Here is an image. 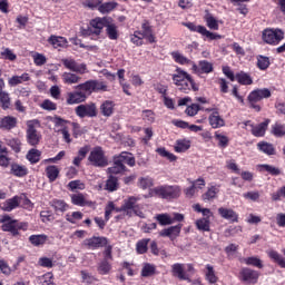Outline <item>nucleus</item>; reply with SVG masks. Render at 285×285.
<instances>
[{
  "label": "nucleus",
  "mask_w": 285,
  "mask_h": 285,
  "mask_svg": "<svg viewBox=\"0 0 285 285\" xmlns=\"http://www.w3.org/2000/svg\"><path fill=\"white\" fill-rule=\"evenodd\" d=\"M202 36L206 37L210 41H217V39H223L222 35L215 33V32H210L208 29H206V27L203 29Z\"/></svg>",
  "instance_id": "obj_58"
},
{
  "label": "nucleus",
  "mask_w": 285,
  "mask_h": 285,
  "mask_svg": "<svg viewBox=\"0 0 285 285\" xmlns=\"http://www.w3.org/2000/svg\"><path fill=\"white\" fill-rule=\"evenodd\" d=\"M155 275V265L150 263H145L141 269L142 277H153Z\"/></svg>",
  "instance_id": "obj_52"
},
{
  "label": "nucleus",
  "mask_w": 285,
  "mask_h": 285,
  "mask_svg": "<svg viewBox=\"0 0 285 285\" xmlns=\"http://www.w3.org/2000/svg\"><path fill=\"white\" fill-rule=\"evenodd\" d=\"M61 63L71 72H77L78 75H86V72H88L86 63H79L72 58H65L61 60Z\"/></svg>",
  "instance_id": "obj_13"
},
{
  "label": "nucleus",
  "mask_w": 285,
  "mask_h": 285,
  "mask_svg": "<svg viewBox=\"0 0 285 285\" xmlns=\"http://www.w3.org/2000/svg\"><path fill=\"white\" fill-rule=\"evenodd\" d=\"M61 78H62L63 83H66L67 86H72V85L79 83V81H81V77L78 76L77 73H72V72H63Z\"/></svg>",
  "instance_id": "obj_25"
},
{
  "label": "nucleus",
  "mask_w": 285,
  "mask_h": 285,
  "mask_svg": "<svg viewBox=\"0 0 285 285\" xmlns=\"http://www.w3.org/2000/svg\"><path fill=\"white\" fill-rule=\"evenodd\" d=\"M271 120L266 119L264 122H261L255 127H252V134L254 135V137H264V135H266V130Z\"/></svg>",
  "instance_id": "obj_24"
},
{
  "label": "nucleus",
  "mask_w": 285,
  "mask_h": 285,
  "mask_svg": "<svg viewBox=\"0 0 285 285\" xmlns=\"http://www.w3.org/2000/svg\"><path fill=\"white\" fill-rule=\"evenodd\" d=\"M271 96L272 94L268 88L253 90L247 97L249 108H253V110L259 112L262 110V107L257 105V102L262 101V99H271Z\"/></svg>",
  "instance_id": "obj_6"
},
{
  "label": "nucleus",
  "mask_w": 285,
  "mask_h": 285,
  "mask_svg": "<svg viewBox=\"0 0 285 285\" xmlns=\"http://www.w3.org/2000/svg\"><path fill=\"white\" fill-rule=\"evenodd\" d=\"M272 134L275 137H284V135H285V126L279 124V122H276L274 126H272Z\"/></svg>",
  "instance_id": "obj_55"
},
{
  "label": "nucleus",
  "mask_w": 285,
  "mask_h": 285,
  "mask_svg": "<svg viewBox=\"0 0 285 285\" xmlns=\"http://www.w3.org/2000/svg\"><path fill=\"white\" fill-rule=\"evenodd\" d=\"M0 128L2 130H12V128H17V118L14 116H4L0 119Z\"/></svg>",
  "instance_id": "obj_22"
},
{
  "label": "nucleus",
  "mask_w": 285,
  "mask_h": 285,
  "mask_svg": "<svg viewBox=\"0 0 285 285\" xmlns=\"http://www.w3.org/2000/svg\"><path fill=\"white\" fill-rule=\"evenodd\" d=\"M193 209L196 213H202L203 219H210V217H213L212 210L209 208H202V205L199 204L193 205Z\"/></svg>",
  "instance_id": "obj_48"
},
{
  "label": "nucleus",
  "mask_w": 285,
  "mask_h": 285,
  "mask_svg": "<svg viewBox=\"0 0 285 285\" xmlns=\"http://www.w3.org/2000/svg\"><path fill=\"white\" fill-rule=\"evenodd\" d=\"M107 23L108 19L106 18H95L90 21L89 27L81 28L80 32L82 37H90L92 35H96V37H98V35H101V30L106 28Z\"/></svg>",
  "instance_id": "obj_7"
},
{
  "label": "nucleus",
  "mask_w": 285,
  "mask_h": 285,
  "mask_svg": "<svg viewBox=\"0 0 285 285\" xmlns=\"http://www.w3.org/2000/svg\"><path fill=\"white\" fill-rule=\"evenodd\" d=\"M212 111V114L208 117L209 126L212 128H224L226 126V120L219 116V111L216 109H207Z\"/></svg>",
  "instance_id": "obj_19"
},
{
  "label": "nucleus",
  "mask_w": 285,
  "mask_h": 285,
  "mask_svg": "<svg viewBox=\"0 0 285 285\" xmlns=\"http://www.w3.org/2000/svg\"><path fill=\"white\" fill-rule=\"evenodd\" d=\"M198 66L200 68V75H210L213 72V62H209L208 60H203L198 62Z\"/></svg>",
  "instance_id": "obj_47"
},
{
  "label": "nucleus",
  "mask_w": 285,
  "mask_h": 285,
  "mask_svg": "<svg viewBox=\"0 0 285 285\" xmlns=\"http://www.w3.org/2000/svg\"><path fill=\"white\" fill-rule=\"evenodd\" d=\"M219 193V189L215 186L207 189L205 194L202 195L203 202H212V199H215L217 197V194Z\"/></svg>",
  "instance_id": "obj_35"
},
{
  "label": "nucleus",
  "mask_w": 285,
  "mask_h": 285,
  "mask_svg": "<svg viewBox=\"0 0 285 285\" xmlns=\"http://www.w3.org/2000/svg\"><path fill=\"white\" fill-rule=\"evenodd\" d=\"M98 273H100V275H108V273H110V263H108L107 259L98 265Z\"/></svg>",
  "instance_id": "obj_60"
},
{
  "label": "nucleus",
  "mask_w": 285,
  "mask_h": 285,
  "mask_svg": "<svg viewBox=\"0 0 285 285\" xmlns=\"http://www.w3.org/2000/svg\"><path fill=\"white\" fill-rule=\"evenodd\" d=\"M139 196H128L124 199L120 208L116 209V213H122L126 217H140V219L146 218V214H144V205L137 204L139 202Z\"/></svg>",
  "instance_id": "obj_2"
},
{
  "label": "nucleus",
  "mask_w": 285,
  "mask_h": 285,
  "mask_svg": "<svg viewBox=\"0 0 285 285\" xmlns=\"http://www.w3.org/2000/svg\"><path fill=\"white\" fill-rule=\"evenodd\" d=\"M118 208L115 207V203L109 202L105 208V219L108 222L110 219V215H112V210H117Z\"/></svg>",
  "instance_id": "obj_63"
},
{
  "label": "nucleus",
  "mask_w": 285,
  "mask_h": 285,
  "mask_svg": "<svg viewBox=\"0 0 285 285\" xmlns=\"http://www.w3.org/2000/svg\"><path fill=\"white\" fill-rule=\"evenodd\" d=\"M153 186H155V180L150 176L138 178V188L148 190V188H153Z\"/></svg>",
  "instance_id": "obj_31"
},
{
  "label": "nucleus",
  "mask_w": 285,
  "mask_h": 285,
  "mask_svg": "<svg viewBox=\"0 0 285 285\" xmlns=\"http://www.w3.org/2000/svg\"><path fill=\"white\" fill-rule=\"evenodd\" d=\"M271 66V59L268 57L259 56L257 58V67L259 70H268V67Z\"/></svg>",
  "instance_id": "obj_54"
},
{
  "label": "nucleus",
  "mask_w": 285,
  "mask_h": 285,
  "mask_svg": "<svg viewBox=\"0 0 285 285\" xmlns=\"http://www.w3.org/2000/svg\"><path fill=\"white\" fill-rule=\"evenodd\" d=\"M0 222L2 224V230H4V233H11L13 237L19 235V230H28V224L19 223L8 215L2 216Z\"/></svg>",
  "instance_id": "obj_4"
},
{
  "label": "nucleus",
  "mask_w": 285,
  "mask_h": 285,
  "mask_svg": "<svg viewBox=\"0 0 285 285\" xmlns=\"http://www.w3.org/2000/svg\"><path fill=\"white\" fill-rule=\"evenodd\" d=\"M76 90H81L82 92H95V80H89L83 83H80L76 87Z\"/></svg>",
  "instance_id": "obj_37"
},
{
  "label": "nucleus",
  "mask_w": 285,
  "mask_h": 285,
  "mask_svg": "<svg viewBox=\"0 0 285 285\" xmlns=\"http://www.w3.org/2000/svg\"><path fill=\"white\" fill-rule=\"evenodd\" d=\"M171 57L176 63H180V66H188L191 63L190 59L186 58L184 55L179 53V51H174Z\"/></svg>",
  "instance_id": "obj_45"
},
{
  "label": "nucleus",
  "mask_w": 285,
  "mask_h": 285,
  "mask_svg": "<svg viewBox=\"0 0 285 285\" xmlns=\"http://www.w3.org/2000/svg\"><path fill=\"white\" fill-rule=\"evenodd\" d=\"M71 203L73 206H90L92 203L86 199L83 194H72L71 195Z\"/></svg>",
  "instance_id": "obj_28"
},
{
  "label": "nucleus",
  "mask_w": 285,
  "mask_h": 285,
  "mask_svg": "<svg viewBox=\"0 0 285 285\" xmlns=\"http://www.w3.org/2000/svg\"><path fill=\"white\" fill-rule=\"evenodd\" d=\"M18 206H19V197L14 196L13 198L8 199L4 203L3 209L10 213V210H14V208H17Z\"/></svg>",
  "instance_id": "obj_51"
},
{
  "label": "nucleus",
  "mask_w": 285,
  "mask_h": 285,
  "mask_svg": "<svg viewBox=\"0 0 285 285\" xmlns=\"http://www.w3.org/2000/svg\"><path fill=\"white\" fill-rule=\"evenodd\" d=\"M88 161H90L91 166H96L98 168H106V166H108V158H106V154H104V149H101V147H95L90 151Z\"/></svg>",
  "instance_id": "obj_10"
},
{
  "label": "nucleus",
  "mask_w": 285,
  "mask_h": 285,
  "mask_svg": "<svg viewBox=\"0 0 285 285\" xmlns=\"http://www.w3.org/2000/svg\"><path fill=\"white\" fill-rule=\"evenodd\" d=\"M190 148L189 140H177L174 147L176 153H186Z\"/></svg>",
  "instance_id": "obj_49"
},
{
  "label": "nucleus",
  "mask_w": 285,
  "mask_h": 285,
  "mask_svg": "<svg viewBox=\"0 0 285 285\" xmlns=\"http://www.w3.org/2000/svg\"><path fill=\"white\" fill-rule=\"evenodd\" d=\"M142 39H147L149 43H155V35L153 33V27L148 22L141 24V30L139 31Z\"/></svg>",
  "instance_id": "obj_21"
},
{
  "label": "nucleus",
  "mask_w": 285,
  "mask_h": 285,
  "mask_svg": "<svg viewBox=\"0 0 285 285\" xmlns=\"http://www.w3.org/2000/svg\"><path fill=\"white\" fill-rule=\"evenodd\" d=\"M0 105L3 110H8L10 108V94L0 89Z\"/></svg>",
  "instance_id": "obj_42"
},
{
  "label": "nucleus",
  "mask_w": 285,
  "mask_h": 285,
  "mask_svg": "<svg viewBox=\"0 0 285 285\" xmlns=\"http://www.w3.org/2000/svg\"><path fill=\"white\" fill-rule=\"evenodd\" d=\"M236 80L242 86H253V78L247 72L240 71L236 75Z\"/></svg>",
  "instance_id": "obj_33"
},
{
  "label": "nucleus",
  "mask_w": 285,
  "mask_h": 285,
  "mask_svg": "<svg viewBox=\"0 0 285 285\" xmlns=\"http://www.w3.org/2000/svg\"><path fill=\"white\" fill-rule=\"evenodd\" d=\"M11 173L16 177H26L28 175V167L19 164L11 165Z\"/></svg>",
  "instance_id": "obj_32"
},
{
  "label": "nucleus",
  "mask_w": 285,
  "mask_h": 285,
  "mask_svg": "<svg viewBox=\"0 0 285 285\" xmlns=\"http://www.w3.org/2000/svg\"><path fill=\"white\" fill-rule=\"evenodd\" d=\"M82 246L89 248V250H95V248H104L108 246V238L106 237H91L83 240Z\"/></svg>",
  "instance_id": "obj_16"
},
{
  "label": "nucleus",
  "mask_w": 285,
  "mask_h": 285,
  "mask_svg": "<svg viewBox=\"0 0 285 285\" xmlns=\"http://www.w3.org/2000/svg\"><path fill=\"white\" fill-rule=\"evenodd\" d=\"M29 242L33 246H42V244H46L48 242V236L46 235H32L29 237Z\"/></svg>",
  "instance_id": "obj_46"
},
{
  "label": "nucleus",
  "mask_w": 285,
  "mask_h": 285,
  "mask_svg": "<svg viewBox=\"0 0 285 285\" xmlns=\"http://www.w3.org/2000/svg\"><path fill=\"white\" fill-rule=\"evenodd\" d=\"M128 166H135V157L132 154L122 151L119 156L114 157V165L107 169V173L109 175H121V173H125L126 165Z\"/></svg>",
  "instance_id": "obj_3"
},
{
  "label": "nucleus",
  "mask_w": 285,
  "mask_h": 285,
  "mask_svg": "<svg viewBox=\"0 0 285 285\" xmlns=\"http://www.w3.org/2000/svg\"><path fill=\"white\" fill-rule=\"evenodd\" d=\"M39 126V120L27 121V141L30 146H39L41 141V132L37 130Z\"/></svg>",
  "instance_id": "obj_9"
},
{
  "label": "nucleus",
  "mask_w": 285,
  "mask_h": 285,
  "mask_svg": "<svg viewBox=\"0 0 285 285\" xmlns=\"http://www.w3.org/2000/svg\"><path fill=\"white\" fill-rule=\"evenodd\" d=\"M156 153L160 157H165V159H168L169 161H177V156H175L173 153L166 150L164 147L157 148Z\"/></svg>",
  "instance_id": "obj_50"
},
{
  "label": "nucleus",
  "mask_w": 285,
  "mask_h": 285,
  "mask_svg": "<svg viewBox=\"0 0 285 285\" xmlns=\"http://www.w3.org/2000/svg\"><path fill=\"white\" fill-rule=\"evenodd\" d=\"M205 278L209 284H217L218 278L217 275L215 274V269L213 268L212 265L206 266V273H205Z\"/></svg>",
  "instance_id": "obj_36"
},
{
  "label": "nucleus",
  "mask_w": 285,
  "mask_h": 285,
  "mask_svg": "<svg viewBox=\"0 0 285 285\" xmlns=\"http://www.w3.org/2000/svg\"><path fill=\"white\" fill-rule=\"evenodd\" d=\"M149 242H150V239H142L137 243L136 250H137V253H139V255H144V253H146L148 250Z\"/></svg>",
  "instance_id": "obj_56"
},
{
  "label": "nucleus",
  "mask_w": 285,
  "mask_h": 285,
  "mask_svg": "<svg viewBox=\"0 0 285 285\" xmlns=\"http://www.w3.org/2000/svg\"><path fill=\"white\" fill-rule=\"evenodd\" d=\"M75 112L80 119L97 117V105L95 102L79 105L75 108Z\"/></svg>",
  "instance_id": "obj_12"
},
{
  "label": "nucleus",
  "mask_w": 285,
  "mask_h": 285,
  "mask_svg": "<svg viewBox=\"0 0 285 285\" xmlns=\"http://www.w3.org/2000/svg\"><path fill=\"white\" fill-rule=\"evenodd\" d=\"M262 37L265 43L277 46L279 41L284 40V31L282 29H265Z\"/></svg>",
  "instance_id": "obj_11"
},
{
  "label": "nucleus",
  "mask_w": 285,
  "mask_h": 285,
  "mask_svg": "<svg viewBox=\"0 0 285 285\" xmlns=\"http://www.w3.org/2000/svg\"><path fill=\"white\" fill-rule=\"evenodd\" d=\"M181 224H178L176 226L165 228L159 233V235L160 237H169V239H177V237H179V234L181 233Z\"/></svg>",
  "instance_id": "obj_20"
},
{
  "label": "nucleus",
  "mask_w": 285,
  "mask_h": 285,
  "mask_svg": "<svg viewBox=\"0 0 285 285\" xmlns=\"http://www.w3.org/2000/svg\"><path fill=\"white\" fill-rule=\"evenodd\" d=\"M117 188H119V183L117 180V177L109 176V178L106 181L105 189H107L109 193H115Z\"/></svg>",
  "instance_id": "obj_43"
},
{
  "label": "nucleus",
  "mask_w": 285,
  "mask_h": 285,
  "mask_svg": "<svg viewBox=\"0 0 285 285\" xmlns=\"http://www.w3.org/2000/svg\"><path fill=\"white\" fill-rule=\"evenodd\" d=\"M102 0H85L82 2L83 8H89V10H95L101 6Z\"/></svg>",
  "instance_id": "obj_59"
},
{
  "label": "nucleus",
  "mask_w": 285,
  "mask_h": 285,
  "mask_svg": "<svg viewBox=\"0 0 285 285\" xmlns=\"http://www.w3.org/2000/svg\"><path fill=\"white\" fill-rule=\"evenodd\" d=\"M257 148L261 153H265V155H275V147L272 144L262 141L257 144Z\"/></svg>",
  "instance_id": "obj_41"
},
{
  "label": "nucleus",
  "mask_w": 285,
  "mask_h": 285,
  "mask_svg": "<svg viewBox=\"0 0 285 285\" xmlns=\"http://www.w3.org/2000/svg\"><path fill=\"white\" fill-rule=\"evenodd\" d=\"M173 83L176 85L178 90L180 92H184L185 95H188L190 90H194V92H197L199 90V85L195 82V79H193V76L185 71L181 68H176L175 73L171 76Z\"/></svg>",
  "instance_id": "obj_1"
},
{
  "label": "nucleus",
  "mask_w": 285,
  "mask_h": 285,
  "mask_svg": "<svg viewBox=\"0 0 285 285\" xmlns=\"http://www.w3.org/2000/svg\"><path fill=\"white\" fill-rule=\"evenodd\" d=\"M107 28V35L109 39H117L118 33H117V26L115 24H107L105 26Z\"/></svg>",
  "instance_id": "obj_62"
},
{
  "label": "nucleus",
  "mask_w": 285,
  "mask_h": 285,
  "mask_svg": "<svg viewBox=\"0 0 285 285\" xmlns=\"http://www.w3.org/2000/svg\"><path fill=\"white\" fill-rule=\"evenodd\" d=\"M243 264L247 266H255L256 268H264V264H262V259L258 257H247L242 259Z\"/></svg>",
  "instance_id": "obj_44"
},
{
  "label": "nucleus",
  "mask_w": 285,
  "mask_h": 285,
  "mask_svg": "<svg viewBox=\"0 0 285 285\" xmlns=\"http://www.w3.org/2000/svg\"><path fill=\"white\" fill-rule=\"evenodd\" d=\"M24 81H30L29 73H22L21 76H13L9 78L8 83L11 87L19 86V83H24Z\"/></svg>",
  "instance_id": "obj_30"
},
{
  "label": "nucleus",
  "mask_w": 285,
  "mask_h": 285,
  "mask_svg": "<svg viewBox=\"0 0 285 285\" xmlns=\"http://www.w3.org/2000/svg\"><path fill=\"white\" fill-rule=\"evenodd\" d=\"M154 193L161 199H178L181 197V187L179 185H165L154 188Z\"/></svg>",
  "instance_id": "obj_5"
},
{
  "label": "nucleus",
  "mask_w": 285,
  "mask_h": 285,
  "mask_svg": "<svg viewBox=\"0 0 285 285\" xmlns=\"http://www.w3.org/2000/svg\"><path fill=\"white\" fill-rule=\"evenodd\" d=\"M27 159L30 164H39L41 159V151L39 149H30L27 154Z\"/></svg>",
  "instance_id": "obj_34"
},
{
  "label": "nucleus",
  "mask_w": 285,
  "mask_h": 285,
  "mask_svg": "<svg viewBox=\"0 0 285 285\" xmlns=\"http://www.w3.org/2000/svg\"><path fill=\"white\" fill-rule=\"evenodd\" d=\"M100 112L104 117H112V114L115 112V101L105 100L100 105Z\"/></svg>",
  "instance_id": "obj_23"
},
{
  "label": "nucleus",
  "mask_w": 285,
  "mask_h": 285,
  "mask_svg": "<svg viewBox=\"0 0 285 285\" xmlns=\"http://www.w3.org/2000/svg\"><path fill=\"white\" fill-rule=\"evenodd\" d=\"M267 255L271 259H273V262H275V264H278L281 268H285V259L283 255L273 249L267 250Z\"/></svg>",
  "instance_id": "obj_29"
},
{
  "label": "nucleus",
  "mask_w": 285,
  "mask_h": 285,
  "mask_svg": "<svg viewBox=\"0 0 285 285\" xmlns=\"http://www.w3.org/2000/svg\"><path fill=\"white\" fill-rule=\"evenodd\" d=\"M205 21H206V26H207V28H209V30H219V21H217L216 18L213 17V14L207 13L205 16Z\"/></svg>",
  "instance_id": "obj_39"
},
{
  "label": "nucleus",
  "mask_w": 285,
  "mask_h": 285,
  "mask_svg": "<svg viewBox=\"0 0 285 285\" xmlns=\"http://www.w3.org/2000/svg\"><path fill=\"white\" fill-rule=\"evenodd\" d=\"M155 219L160 224V226H170V224H175V222H184V215L181 214H158Z\"/></svg>",
  "instance_id": "obj_15"
},
{
  "label": "nucleus",
  "mask_w": 285,
  "mask_h": 285,
  "mask_svg": "<svg viewBox=\"0 0 285 285\" xmlns=\"http://www.w3.org/2000/svg\"><path fill=\"white\" fill-rule=\"evenodd\" d=\"M118 3L115 0L108 1V2H101L98 7V12L101 14H108L112 12L117 8Z\"/></svg>",
  "instance_id": "obj_27"
},
{
  "label": "nucleus",
  "mask_w": 285,
  "mask_h": 285,
  "mask_svg": "<svg viewBox=\"0 0 285 285\" xmlns=\"http://www.w3.org/2000/svg\"><path fill=\"white\" fill-rule=\"evenodd\" d=\"M46 174L49 181H56L57 177H59V168L55 165L48 166L46 168Z\"/></svg>",
  "instance_id": "obj_40"
},
{
  "label": "nucleus",
  "mask_w": 285,
  "mask_h": 285,
  "mask_svg": "<svg viewBox=\"0 0 285 285\" xmlns=\"http://www.w3.org/2000/svg\"><path fill=\"white\" fill-rule=\"evenodd\" d=\"M239 279L240 282H245V284H257V279H259V272L248 267H243L239 272Z\"/></svg>",
  "instance_id": "obj_14"
},
{
  "label": "nucleus",
  "mask_w": 285,
  "mask_h": 285,
  "mask_svg": "<svg viewBox=\"0 0 285 285\" xmlns=\"http://www.w3.org/2000/svg\"><path fill=\"white\" fill-rule=\"evenodd\" d=\"M218 215L223 219H227V222H232L233 224H237V222H239V215L233 208L219 207Z\"/></svg>",
  "instance_id": "obj_17"
},
{
  "label": "nucleus",
  "mask_w": 285,
  "mask_h": 285,
  "mask_svg": "<svg viewBox=\"0 0 285 285\" xmlns=\"http://www.w3.org/2000/svg\"><path fill=\"white\" fill-rule=\"evenodd\" d=\"M66 219L70 224H77V222L83 219V214L81 212H73L72 214H67Z\"/></svg>",
  "instance_id": "obj_53"
},
{
  "label": "nucleus",
  "mask_w": 285,
  "mask_h": 285,
  "mask_svg": "<svg viewBox=\"0 0 285 285\" xmlns=\"http://www.w3.org/2000/svg\"><path fill=\"white\" fill-rule=\"evenodd\" d=\"M53 208L60 210V213H65V210H68V204L63 200H53Z\"/></svg>",
  "instance_id": "obj_64"
},
{
  "label": "nucleus",
  "mask_w": 285,
  "mask_h": 285,
  "mask_svg": "<svg viewBox=\"0 0 285 285\" xmlns=\"http://www.w3.org/2000/svg\"><path fill=\"white\" fill-rule=\"evenodd\" d=\"M48 43L53 46V48H66L68 46V40L61 36H50Z\"/></svg>",
  "instance_id": "obj_26"
},
{
  "label": "nucleus",
  "mask_w": 285,
  "mask_h": 285,
  "mask_svg": "<svg viewBox=\"0 0 285 285\" xmlns=\"http://www.w3.org/2000/svg\"><path fill=\"white\" fill-rule=\"evenodd\" d=\"M68 187L70 190H83L86 188V185L81 183V180H71L68 184Z\"/></svg>",
  "instance_id": "obj_61"
},
{
  "label": "nucleus",
  "mask_w": 285,
  "mask_h": 285,
  "mask_svg": "<svg viewBox=\"0 0 285 285\" xmlns=\"http://www.w3.org/2000/svg\"><path fill=\"white\" fill-rule=\"evenodd\" d=\"M215 139L218 141L220 148H226L228 146V138L224 134L215 132Z\"/></svg>",
  "instance_id": "obj_57"
},
{
  "label": "nucleus",
  "mask_w": 285,
  "mask_h": 285,
  "mask_svg": "<svg viewBox=\"0 0 285 285\" xmlns=\"http://www.w3.org/2000/svg\"><path fill=\"white\" fill-rule=\"evenodd\" d=\"M190 273H195V267L190 264H181L175 263L171 265V275L173 277H177V279H181L184 282H188L190 279Z\"/></svg>",
  "instance_id": "obj_8"
},
{
  "label": "nucleus",
  "mask_w": 285,
  "mask_h": 285,
  "mask_svg": "<svg viewBox=\"0 0 285 285\" xmlns=\"http://www.w3.org/2000/svg\"><path fill=\"white\" fill-rule=\"evenodd\" d=\"M196 228H198V230H203L204 233H209L210 232V219H208V218L197 219Z\"/></svg>",
  "instance_id": "obj_38"
},
{
  "label": "nucleus",
  "mask_w": 285,
  "mask_h": 285,
  "mask_svg": "<svg viewBox=\"0 0 285 285\" xmlns=\"http://www.w3.org/2000/svg\"><path fill=\"white\" fill-rule=\"evenodd\" d=\"M87 96L83 91H70L67 94V105L75 106L77 104H83L86 101Z\"/></svg>",
  "instance_id": "obj_18"
}]
</instances>
